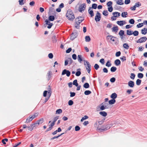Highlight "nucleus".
<instances>
[{
  "label": "nucleus",
  "mask_w": 147,
  "mask_h": 147,
  "mask_svg": "<svg viewBox=\"0 0 147 147\" xmlns=\"http://www.w3.org/2000/svg\"><path fill=\"white\" fill-rule=\"evenodd\" d=\"M66 16L67 19L70 21H73L75 18L73 12L70 9L67 10Z\"/></svg>",
  "instance_id": "nucleus-1"
},
{
  "label": "nucleus",
  "mask_w": 147,
  "mask_h": 147,
  "mask_svg": "<svg viewBox=\"0 0 147 147\" xmlns=\"http://www.w3.org/2000/svg\"><path fill=\"white\" fill-rule=\"evenodd\" d=\"M84 64L86 66V69L88 73H89L91 70V65L87 61L84 60Z\"/></svg>",
  "instance_id": "nucleus-2"
},
{
  "label": "nucleus",
  "mask_w": 147,
  "mask_h": 147,
  "mask_svg": "<svg viewBox=\"0 0 147 147\" xmlns=\"http://www.w3.org/2000/svg\"><path fill=\"white\" fill-rule=\"evenodd\" d=\"M86 7V4L85 3L80 5L78 8L79 11L81 12H82L84 10Z\"/></svg>",
  "instance_id": "nucleus-3"
},
{
  "label": "nucleus",
  "mask_w": 147,
  "mask_h": 147,
  "mask_svg": "<svg viewBox=\"0 0 147 147\" xmlns=\"http://www.w3.org/2000/svg\"><path fill=\"white\" fill-rule=\"evenodd\" d=\"M113 14L114 16L111 17V19L112 20H116V17H118L120 16V13L117 12H115L113 13Z\"/></svg>",
  "instance_id": "nucleus-4"
},
{
  "label": "nucleus",
  "mask_w": 147,
  "mask_h": 147,
  "mask_svg": "<svg viewBox=\"0 0 147 147\" xmlns=\"http://www.w3.org/2000/svg\"><path fill=\"white\" fill-rule=\"evenodd\" d=\"M84 20V18L83 17H78L75 19L76 23H78V24H80Z\"/></svg>",
  "instance_id": "nucleus-5"
},
{
  "label": "nucleus",
  "mask_w": 147,
  "mask_h": 147,
  "mask_svg": "<svg viewBox=\"0 0 147 147\" xmlns=\"http://www.w3.org/2000/svg\"><path fill=\"white\" fill-rule=\"evenodd\" d=\"M101 18L100 13L97 11L95 17V20L96 22H98L100 20Z\"/></svg>",
  "instance_id": "nucleus-6"
},
{
  "label": "nucleus",
  "mask_w": 147,
  "mask_h": 147,
  "mask_svg": "<svg viewBox=\"0 0 147 147\" xmlns=\"http://www.w3.org/2000/svg\"><path fill=\"white\" fill-rule=\"evenodd\" d=\"M70 72L69 70L64 69L63 71L61 74L62 75H63L66 74L67 77H69L70 75Z\"/></svg>",
  "instance_id": "nucleus-7"
},
{
  "label": "nucleus",
  "mask_w": 147,
  "mask_h": 147,
  "mask_svg": "<svg viewBox=\"0 0 147 147\" xmlns=\"http://www.w3.org/2000/svg\"><path fill=\"white\" fill-rule=\"evenodd\" d=\"M147 39L146 37H143L140 38L137 41V43H141L145 42Z\"/></svg>",
  "instance_id": "nucleus-8"
},
{
  "label": "nucleus",
  "mask_w": 147,
  "mask_h": 147,
  "mask_svg": "<svg viewBox=\"0 0 147 147\" xmlns=\"http://www.w3.org/2000/svg\"><path fill=\"white\" fill-rule=\"evenodd\" d=\"M77 36V34L76 32H72L71 35L70 39L71 40H74Z\"/></svg>",
  "instance_id": "nucleus-9"
},
{
  "label": "nucleus",
  "mask_w": 147,
  "mask_h": 147,
  "mask_svg": "<svg viewBox=\"0 0 147 147\" xmlns=\"http://www.w3.org/2000/svg\"><path fill=\"white\" fill-rule=\"evenodd\" d=\"M111 126V124H108L106 125L103 126L102 130H107L109 129Z\"/></svg>",
  "instance_id": "nucleus-10"
},
{
  "label": "nucleus",
  "mask_w": 147,
  "mask_h": 147,
  "mask_svg": "<svg viewBox=\"0 0 147 147\" xmlns=\"http://www.w3.org/2000/svg\"><path fill=\"white\" fill-rule=\"evenodd\" d=\"M92 8L91 7H90L88 10V12L89 14H90V17H92L94 16V13L93 12V11L92 10H91Z\"/></svg>",
  "instance_id": "nucleus-11"
},
{
  "label": "nucleus",
  "mask_w": 147,
  "mask_h": 147,
  "mask_svg": "<svg viewBox=\"0 0 147 147\" xmlns=\"http://www.w3.org/2000/svg\"><path fill=\"white\" fill-rule=\"evenodd\" d=\"M128 85L131 88H133L134 86V83L133 81H129L128 82Z\"/></svg>",
  "instance_id": "nucleus-12"
},
{
  "label": "nucleus",
  "mask_w": 147,
  "mask_h": 147,
  "mask_svg": "<svg viewBox=\"0 0 147 147\" xmlns=\"http://www.w3.org/2000/svg\"><path fill=\"white\" fill-rule=\"evenodd\" d=\"M125 23L126 22L123 20L117 21V23L120 26H123Z\"/></svg>",
  "instance_id": "nucleus-13"
},
{
  "label": "nucleus",
  "mask_w": 147,
  "mask_h": 147,
  "mask_svg": "<svg viewBox=\"0 0 147 147\" xmlns=\"http://www.w3.org/2000/svg\"><path fill=\"white\" fill-rule=\"evenodd\" d=\"M115 38V37H114V36L111 35H109L107 36V38L108 39H110L113 42L115 41V40L114 38Z\"/></svg>",
  "instance_id": "nucleus-14"
},
{
  "label": "nucleus",
  "mask_w": 147,
  "mask_h": 147,
  "mask_svg": "<svg viewBox=\"0 0 147 147\" xmlns=\"http://www.w3.org/2000/svg\"><path fill=\"white\" fill-rule=\"evenodd\" d=\"M114 63L116 66H118L121 64V61L119 59H116L114 61Z\"/></svg>",
  "instance_id": "nucleus-15"
},
{
  "label": "nucleus",
  "mask_w": 147,
  "mask_h": 147,
  "mask_svg": "<svg viewBox=\"0 0 147 147\" xmlns=\"http://www.w3.org/2000/svg\"><path fill=\"white\" fill-rule=\"evenodd\" d=\"M52 74V72L51 71H49L48 73L47 74V79L49 80L51 78V75Z\"/></svg>",
  "instance_id": "nucleus-16"
},
{
  "label": "nucleus",
  "mask_w": 147,
  "mask_h": 147,
  "mask_svg": "<svg viewBox=\"0 0 147 147\" xmlns=\"http://www.w3.org/2000/svg\"><path fill=\"white\" fill-rule=\"evenodd\" d=\"M117 97V95L115 93H112L111 96V98L113 99H115Z\"/></svg>",
  "instance_id": "nucleus-17"
},
{
  "label": "nucleus",
  "mask_w": 147,
  "mask_h": 147,
  "mask_svg": "<svg viewBox=\"0 0 147 147\" xmlns=\"http://www.w3.org/2000/svg\"><path fill=\"white\" fill-rule=\"evenodd\" d=\"M81 69L80 68L77 69V71L76 73V75L77 76H79L81 74Z\"/></svg>",
  "instance_id": "nucleus-18"
},
{
  "label": "nucleus",
  "mask_w": 147,
  "mask_h": 147,
  "mask_svg": "<svg viewBox=\"0 0 147 147\" xmlns=\"http://www.w3.org/2000/svg\"><path fill=\"white\" fill-rule=\"evenodd\" d=\"M78 61L80 63H81V61H83L82 58V55H78Z\"/></svg>",
  "instance_id": "nucleus-19"
},
{
  "label": "nucleus",
  "mask_w": 147,
  "mask_h": 147,
  "mask_svg": "<svg viewBox=\"0 0 147 147\" xmlns=\"http://www.w3.org/2000/svg\"><path fill=\"white\" fill-rule=\"evenodd\" d=\"M112 29L113 32H117L118 30V27L117 26L115 27H113Z\"/></svg>",
  "instance_id": "nucleus-20"
},
{
  "label": "nucleus",
  "mask_w": 147,
  "mask_h": 147,
  "mask_svg": "<svg viewBox=\"0 0 147 147\" xmlns=\"http://www.w3.org/2000/svg\"><path fill=\"white\" fill-rule=\"evenodd\" d=\"M99 114L104 117H106L107 115V113L105 111H100L99 112Z\"/></svg>",
  "instance_id": "nucleus-21"
},
{
  "label": "nucleus",
  "mask_w": 147,
  "mask_h": 147,
  "mask_svg": "<svg viewBox=\"0 0 147 147\" xmlns=\"http://www.w3.org/2000/svg\"><path fill=\"white\" fill-rule=\"evenodd\" d=\"M116 102L115 99H112L109 101V103L110 105H112L114 104Z\"/></svg>",
  "instance_id": "nucleus-22"
},
{
  "label": "nucleus",
  "mask_w": 147,
  "mask_h": 147,
  "mask_svg": "<svg viewBox=\"0 0 147 147\" xmlns=\"http://www.w3.org/2000/svg\"><path fill=\"white\" fill-rule=\"evenodd\" d=\"M142 33V34H145L147 33V29L144 28L141 30Z\"/></svg>",
  "instance_id": "nucleus-23"
},
{
  "label": "nucleus",
  "mask_w": 147,
  "mask_h": 147,
  "mask_svg": "<svg viewBox=\"0 0 147 147\" xmlns=\"http://www.w3.org/2000/svg\"><path fill=\"white\" fill-rule=\"evenodd\" d=\"M122 0H117L116 1V3L118 5H123L124 4V3L122 2Z\"/></svg>",
  "instance_id": "nucleus-24"
},
{
  "label": "nucleus",
  "mask_w": 147,
  "mask_h": 147,
  "mask_svg": "<svg viewBox=\"0 0 147 147\" xmlns=\"http://www.w3.org/2000/svg\"><path fill=\"white\" fill-rule=\"evenodd\" d=\"M55 19V17L54 16H50L49 17V20L50 21H53Z\"/></svg>",
  "instance_id": "nucleus-25"
},
{
  "label": "nucleus",
  "mask_w": 147,
  "mask_h": 147,
  "mask_svg": "<svg viewBox=\"0 0 147 147\" xmlns=\"http://www.w3.org/2000/svg\"><path fill=\"white\" fill-rule=\"evenodd\" d=\"M123 47L126 49H128L129 48V46L128 45L127 43H124L123 44Z\"/></svg>",
  "instance_id": "nucleus-26"
},
{
  "label": "nucleus",
  "mask_w": 147,
  "mask_h": 147,
  "mask_svg": "<svg viewBox=\"0 0 147 147\" xmlns=\"http://www.w3.org/2000/svg\"><path fill=\"white\" fill-rule=\"evenodd\" d=\"M133 31L129 30H127V34L128 35H131L132 34Z\"/></svg>",
  "instance_id": "nucleus-27"
},
{
  "label": "nucleus",
  "mask_w": 147,
  "mask_h": 147,
  "mask_svg": "<svg viewBox=\"0 0 147 147\" xmlns=\"http://www.w3.org/2000/svg\"><path fill=\"white\" fill-rule=\"evenodd\" d=\"M32 119L31 117L29 118H28L26 120V123H29L32 120Z\"/></svg>",
  "instance_id": "nucleus-28"
},
{
  "label": "nucleus",
  "mask_w": 147,
  "mask_h": 147,
  "mask_svg": "<svg viewBox=\"0 0 147 147\" xmlns=\"http://www.w3.org/2000/svg\"><path fill=\"white\" fill-rule=\"evenodd\" d=\"M90 86L89 84L88 83H85L83 85V87L84 88H87L89 87Z\"/></svg>",
  "instance_id": "nucleus-29"
},
{
  "label": "nucleus",
  "mask_w": 147,
  "mask_h": 147,
  "mask_svg": "<svg viewBox=\"0 0 147 147\" xmlns=\"http://www.w3.org/2000/svg\"><path fill=\"white\" fill-rule=\"evenodd\" d=\"M52 39L53 42H57L56 37L55 35H53L52 37Z\"/></svg>",
  "instance_id": "nucleus-30"
},
{
  "label": "nucleus",
  "mask_w": 147,
  "mask_h": 147,
  "mask_svg": "<svg viewBox=\"0 0 147 147\" xmlns=\"http://www.w3.org/2000/svg\"><path fill=\"white\" fill-rule=\"evenodd\" d=\"M117 70V68L115 67H112L110 69L111 71L112 72H115Z\"/></svg>",
  "instance_id": "nucleus-31"
},
{
  "label": "nucleus",
  "mask_w": 147,
  "mask_h": 147,
  "mask_svg": "<svg viewBox=\"0 0 147 147\" xmlns=\"http://www.w3.org/2000/svg\"><path fill=\"white\" fill-rule=\"evenodd\" d=\"M102 14L104 16H107L108 15V12L107 10H104L103 11Z\"/></svg>",
  "instance_id": "nucleus-32"
},
{
  "label": "nucleus",
  "mask_w": 147,
  "mask_h": 147,
  "mask_svg": "<svg viewBox=\"0 0 147 147\" xmlns=\"http://www.w3.org/2000/svg\"><path fill=\"white\" fill-rule=\"evenodd\" d=\"M142 81L139 79H138L136 81V84L137 85H140L141 82Z\"/></svg>",
  "instance_id": "nucleus-33"
},
{
  "label": "nucleus",
  "mask_w": 147,
  "mask_h": 147,
  "mask_svg": "<svg viewBox=\"0 0 147 147\" xmlns=\"http://www.w3.org/2000/svg\"><path fill=\"white\" fill-rule=\"evenodd\" d=\"M85 39L86 42H89L90 40V38L89 36H86L85 37Z\"/></svg>",
  "instance_id": "nucleus-34"
},
{
  "label": "nucleus",
  "mask_w": 147,
  "mask_h": 147,
  "mask_svg": "<svg viewBox=\"0 0 147 147\" xmlns=\"http://www.w3.org/2000/svg\"><path fill=\"white\" fill-rule=\"evenodd\" d=\"M91 93V91L89 90H86L84 92V94L86 95H88L90 94Z\"/></svg>",
  "instance_id": "nucleus-35"
},
{
  "label": "nucleus",
  "mask_w": 147,
  "mask_h": 147,
  "mask_svg": "<svg viewBox=\"0 0 147 147\" xmlns=\"http://www.w3.org/2000/svg\"><path fill=\"white\" fill-rule=\"evenodd\" d=\"M127 15V12H122L121 13V15L122 17H123L124 18V17H126L127 16L126 15Z\"/></svg>",
  "instance_id": "nucleus-36"
},
{
  "label": "nucleus",
  "mask_w": 147,
  "mask_h": 147,
  "mask_svg": "<svg viewBox=\"0 0 147 147\" xmlns=\"http://www.w3.org/2000/svg\"><path fill=\"white\" fill-rule=\"evenodd\" d=\"M73 84L76 86H78V84L77 82V80H75L74 81Z\"/></svg>",
  "instance_id": "nucleus-37"
},
{
  "label": "nucleus",
  "mask_w": 147,
  "mask_h": 147,
  "mask_svg": "<svg viewBox=\"0 0 147 147\" xmlns=\"http://www.w3.org/2000/svg\"><path fill=\"white\" fill-rule=\"evenodd\" d=\"M108 108V107H106V105H105V106L102 105L100 107V109L101 110H104L105 109H107Z\"/></svg>",
  "instance_id": "nucleus-38"
},
{
  "label": "nucleus",
  "mask_w": 147,
  "mask_h": 147,
  "mask_svg": "<svg viewBox=\"0 0 147 147\" xmlns=\"http://www.w3.org/2000/svg\"><path fill=\"white\" fill-rule=\"evenodd\" d=\"M132 34L135 36H138L139 34V32L138 31H135L134 32H133Z\"/></svg>",
  "instance_id": "nucleus-39"
},
{
  "label": "nucleus",
  "mask_w": 147,
  "mask_h": 147,
  "mask_svg": "<svg viewBox=\"0 0 147 147\" xmlns=\"http://www.w3.org/2000/svg\"><path fill=\"white\" fill-rule=\"evenodd\" d=\"M43 121V118H41L40 120H38L37 121V122L38 123H39V125L40 124H42V123Z\"/></svg>",
  "instance_id": "nucleus-40"
},
{
  "label": "nucleus",
  "mask_w": 147,
  "mask_h": 147,
  "mask_svg": "<svg viewBox=\"0 0 147 147\" xmlns=\"http://www.w3.org/2000/svg\"><path fill=\"white\" fill-rule=\"evenodd\" d=\"M144 76L143 74L141 73H139L138 74V77L139 78H142Z\"/></svg>",
  "instance_id": "nucleus-41"
},
{
  "label": "nucleus",
  "mask_w": 147,
  "mask_h": 147,
  "mask_svg": "<svg viewBox=\"0 0 147 147\" xmlns=\"http://www.w3.org/2000/svg\"><path fill=\"white\" fill-rule=\"evenodd\" d=\"M39 123H38L37 122L36 123H34V124H31V126L33 127H37Z\"/></svg>",
  "instance_id": "nucleus-42"
},
{
  "label": "nucleus",
  "mask_w": 147,
  "mask_h": 147,
  "mask_svg": "<svg viewBox=\"0 0 147 147\" xmlns=\"http://www.w3.org/2000/svg\"><path fill=\"white\" fill-rule=\"evenodd\" d=\"M124 34V31L123 30H121L119 33V34L120 36H123Z\"/></svg>",
  "instance_id": "nucleus-43"
},
{
  "label": "nucleus",
  "mask_w": 147,
  "mask_h": 147,
  "mask_svg": "<svg viewBox=\"0 0 147 147\" xmlns=\"http://www.w3.org/2000/svg\"><path fill=\"white\" fill-rule=\"evenodd\" d=\"M97 5L96 4L93 3L92 4V7H91L92 8L96 9L97 8Z\"/></svg>",
  "instance_id": "nucleus-44"
},
{
  "label": "nucleus",
  "mask_w": 147,
  "mask_h": 147,
  "mask_svg": "<svg viewBox=\"0 0 147 147\" xmlns=\"http://www.w3.org/2000/svg\"><path fill=\"white\" fill-rule=\"evenodd\" d=\"M111 65V64L110 63V61L109 60L108 61L106 64V66L108 67H110Z\"/></svg>",
  "instance_id": "nucleus-45"
},
{
  "label": "nucleus",
  "mask_w": 147,
  "mask_h": 147,
  "mask_svg": "<svg viewBox=\"0 0 147 147\" xmlns=\"http://www.w3.org/2000/svg\"><path fill=\"white\" fill-rule=\"evenodd\" d=\"M88 118V116L87 115H85L84 117L82 118L81 120V121L82 122L84 120H85Z\"/></svg>",
  "instance_id": "nucleus-46"
},
{
  "label": "nucleus",
  "mask_w": 147,
  "mask_h": 147,
  "mask_svg": "<svg viewBox=\"0 0 147 147\" xmlns=\"http://www.w3.org/2000/svg\"><path fill=\"white\" fill-rule=\"evenodd\" d=\"M62 112V111L61 109H59L56 111V114H59L61 113Z\"/></svg>",
  "instance_id": "nucleus-47"
},
{
  "label": "nucleus",
  "mask_w": 147,
  "mask_h": 147,
  "mask_svg": "<svg viewBox=\"0 0 147 147\" xmlns=\"http://www.w3.org/2000/svg\"><path fill=\"white\" fill-rule=\"evenodd\" d=\"M135 77V75L134 73H131L130 76V78L134 80Z\"/></svg>",
  "instance_id": "nucleus-48"
},
{
  "label": "nucleus",
  "mask_w": 147,
  "mask_h": 147,
  "mask_svg": "<svg viewBox=\"0 0 147 147\" xmlns=\"http://www.w3.org/2000/svg\"><path fill=\"white\" fill-rule=\"evenodd\" d=\"M135 5L136 7H138L141 6V4L140 2H138L135 3Z\"/></svg>",
  "instance_id": "nucleus-49"
},
{
  "label": "nucleus",
  "mask_w": 147,
  "mask_h": 147,
  "mask_svg": "<svg viewBox=\"0 0 147 147\" xmlns=\"http://www.w3.org/2000/svg\"><path fill=\"white\" fill-rule=\"evenodd\" d=\"M129 22L130 24H134L135 22V21L133 19H131L129 21Z\"/></svg>",
  "instance_id": "nucleus-50"
},
{
  "label": "nucleus",
  "mask_w": 147,
  "mask_h": 147,
  "mask_svg": "<svg viewBox=\"0 0 147 147\" xmlns=\"http://www.w3.org/2000/svg\"><path fill=\"white\" fill-rule=\"evenodd\" d=\"M80 24H78V23H76H76L75 24V27L77 29H79L80 28V26H79Z\"/></svg>",
  "instance_id": "nucleus-51"
},
{
  "label": "nucleus",
  "mask_w": 147,
  "mask_h": 147,
  "mask_svg": "<svg viewBox=\"0 0 147 147\" xmlns=\"http://www.w3.org/2000/svg\"><path fill=\"white\" fill-rule=\"evenodd\" d=\"M99 66L97 64H95L94 66V68L96 70H97L99 68Z\"/></svg>",
  "instance_id": "nucleus-52"
},
{
  "label": "nucleus",
  "mask_w": 147,
  "mask_h": 147,
  "mask_svg": "<svg viewBox=\"0 0 147 147\" xmlns=\"http://www.w3.org/2000/svg\"><path fill=\"white\" fill-rule=\"evenodd\" d=\"M112 2L111 1H109L107 3V5L108 7H111L112 6Z\"/></svg>",
  "instance_id": "nucleus-53"
},
{
  "label": "nucleus",
  "mask_w": 147,
  "mask_h": 147,
  "mask_svg": "<svg viewBox=\"0 0 147 147\" xmlns=\"http://www.w3.org/2000/svg\"><path fill=\"white\" fill-rule=\"evenodd\" d=\"M68 62L69 63L71 64L73 62V61L71 58H68Z\"/></svg>",
  "instance_id": "nucleus-54"
},
{
  "label": "nucleus",
  "mask_w": 147,
  "mask_h": 147,
  "mask_svg": "<svg viewBox=\"0 0 147 147\" xmlns=\"http://www.w3.org/2000/svg\"><path fill=\"white\" fill-rule=\"evenodd\" d=\"M68 104L69 105H72L73 104V102L72 100H70L68 101Z\"/></svg>",
  "instance_id": "nucleus-55"
},
{
  "label": "nucleus",
  "mask_w": 147,
  "mask_h": 147,
  "mask_svg": "<svg viewBox=\"0 0 147 147\" xmlns=\"http://www.w3.org/2000/svg\"><path fill=\"white\" fill-rule=\"evenodd\" d=\"M59 116H56L54 118V120L53 122V123H55L57 120L59 119Z\"/></svg>",
  "instance_id": "nucleus-56"
},
{
  "label": "nucleus",
  "mask_w": 147,
  "mask_h": 147,
  "mask_svg": "<svg viewBox=\"0 0 147 147\" xmlns=\"http://www.w3.org/2000/svg\"><path fill=\"white\" fill-rule=\"evenodd\" d=\"M80 129V128L79 126L77 125L75 127V130L76 131H79Z\"/></svg>",
  "instance_id": "nucleus-57"
},
{
  "label": "nucleus",
  "mask_w": 147,
  "mask_h": 147,
  "mask_svg": "<svg viewBox=\"0 0 147 147\" xmlns=\"http://www.w3.org/2000/svg\"><path fill=\"white\" fill-rule=\"evenodd\" d=\"M115 81V78L114 77H113L111 78L110 81L112 83L114 82Z\"/></svg>",
  "instance_id": "nucleus-58"
},
{
  "label": "nucleus",
  "mask_w": 147,
  "mask_h": 147,
  "mask_svg": "<svg viewBox=\"0 0 147 147\" xmlns=\"http://www.w3.org/2000/svg\"><path fill=\"white\" fill-rule=\"evenodd\" d=\"M143 26V23H139L138 24L137 26V27L138 28H140Z\"/></svg>",
  "instance_id": "nucleus-59"
},
{
  "label": "nucleus",
  "mask_w": 147,
  "mask_h": 147,
  "mask_svg": "<svg viewBox=\"0 0 147 147\" xmlns=\"http://www.w3.org/2000/svg\"><path fill=\"white\" fill-rule=\"evenodd\" d=\"M70 96L71 97H74L76 95V93L74 92H70Z\"/></svg>",
  "instance_id": "nucleus-60"
},
{
  "label": "nucleus",
  "mask_w": 147,
  "mask_h": 147,
  "mask_svg": "<svg viewBox=\"0 0 147 147\" xmlns=\"http://www.w3.org/2000/svg\"><path fill=\"white\" fill-rule=\"evenodd\" d=\"M121 54V53L120 51H119L116 53L115 54V56H116L117 57H119L120 55Z\"/></svg>",
  "instance_id": "nucleus-61"
},
{
  "label": "nucleus",
  "mask_w": 147,
  "mask_h": 147,
  "mask_svg": "<svg viewBox=\"0 0 147 147\" xmlns=\"http://www.w3.org/2000/svg\"><path fill=\"white\" fill-rule=\"evenodd\" d=\"M27 128H28V130L31 131L33 130V127L31 126V124L30 126H27Z\"/></svg>",
  "instance_id": "nucleus-62"
},
{
  "label": "nucleus",
  "mask_w": 147,
  "mask_h": 147,
  "mask_svg": "<svg viewBox=\"0 0 147 147\" xmlns=\"http://www.w3.org/2000/svg\"><path fill=\"white\" fill-rule=\"evenodd\" d=\"M113 10V8L112 6L109 7L108 8V10L110 12H111Z\"/></svg>",
  "instance_id": "nucleus-63"
},
{
  "label": "nucleus",
  "mask_w": 147,
  "mask_h": 147,
  "mask_svg": "<svg viewBox=\"0 0 147 147\" xmlns=\"http://www.w3.org/2000/svg\"><path fill=\"white\" fill-rule=\"evenodd\" d=\"M23 0H19V4L20 5H22L24 4V3L23 2Z\"/></svg>",
  "instance_id": "nucleus-64"
}]
</instances>
